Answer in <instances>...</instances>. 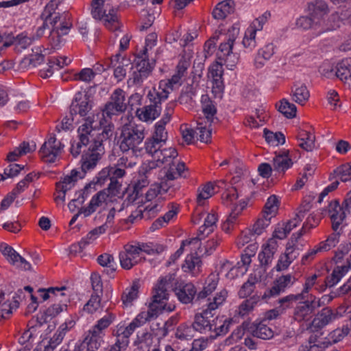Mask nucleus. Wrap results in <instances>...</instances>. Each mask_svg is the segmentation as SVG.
Segmentation results:
<instances>
[{"instance_id": "f257e3e1", "label": "nucleus", "mask_w": 351, "mask_h": 351, "mask_svg": "<svg viewBox=\"0 0 351 351\" xmlns=\"http://www.w3.org/2000/svg\"><path fill=\"white\" fill-rule=\"evenodd\" d=\"M61 0H51L45 7L40 18L43 21L42 26L36 31V36L41 37L46 29H51L49 40L53 48H58L63 43L62 36L66 34L72 23L68 12H56V10Z\"/></svg>"}, {"instance_id": "f03ea898", "label": "nucleus", "mask_w": 351, "mask_h": 351, "mask_svg": "<svg viewBox=\"0 0 351 351\" xmlns=\"http://www.w3.org/2000/svg\"><path fill=\"white\" fill-rule=\"evenodd\" d=\"M145 138V128L135 123L125 124L122 127L119 137V147L123 152H130L138 158L145 154L143 141Z\"/></svg>"}, {"instance_id": "7ed1b4c3", "label": "nucleus", "mask_w": 351, "mask_h": 351, "mask_svg": "<svg viewBox=\"0 0 351 351\" xmlns=\"http://www.w3.org/2000/svg\"><path fill=\"white\" fill-rule=\"evenodd\" d=\"M228 296V291L226 289H222L218 292L213 298H208L206 303L204 305L205 308L202 312L197 313L195 316V319L193 323L195 331L201 333H210L213 331V319L210 320V317H213V312L217 309L226 300Z\"/></svg>"}, {"instance_id": "20e7f679", "label": "nucleus", "mask_w": 351, "mask_h": 351, "mask_svg": "<svg viewBox=\"0 0 351 351\" xmlns=\"http://www.w3.org/2000/svg\"><path fill=\"white\" fill-rule=\"evenodd\" d=\"M125 109V93L123 90L117 88L114 90L110 101L106 104L104 109L96 114H93L90 119L94 121V127L99 128L107 123L112 115L123 112Z\"/></svg>"}, {"instance_id": "39448f33", "label": "nucleus", "mask_w": 351, "mask_h": 351, "mask_svg": "<svg viewBox=\"0 0 351 351\" xmlns=\"http://www.w3.org/2000/svg\"><path fill=\"white\" fill-rule=\"evenodd\" d=\"M172 289L171 276L161 278L153 290L152 302L149 306L154 307L160 314L163 311L171 312L174 307L167 305L169 291Z\"/></svg>"}, {"instance_id": "423d86ee", "label": "nucleus", "mask_w": 351, "mask_h": 351, "mask_svg": "<svg viewBox=\"0 0 351 351\" xmlns=\"http://www.w3.org/2000/svg\"><path fill=\"white\" fill-rule=\"evenodd\" d=\"M326 11V3L322 0H316L312 5L310 16H302L297 19L295 26L301 30L313 29L316 35L321 34L320 17Z\"/></svg>"}, {"instance_id": "0eeeda50", "label": "nucleus", "mask_w": 351, "mask_h": 351, "mask_svg": "<svg viewBox=\"0 0 351 351\" xmlns=\"http://www.w3.org/2000/svg\"><path fill=\"white\" fill-rule=\"evenodd\" d=\"M239 29L232 26L229 30V36L226 42L221 43L217 58L219 62L224 64L228 69L233 70L239 62V55L232 51L234 43L239 35Z\"/></svg>"}, {"instance_id": "6e6552de", "label": "nucleus", "mask_w": 351, "mask_h": 351, "mask_svg": "<svg viewBox=\"0 0 351 351\" xmlns=\"http://www.w3.org/2000/svg\"><path fill=\"white\" fill-rule=\"evenodd\" d=\"M106 0H93L91 3V15L97 20L104 19V25L111 31H118L121 27L116 11L114 9L106 14L104 5Z\"/></svg>"}, {"instance_id": "1a4fd4ad", "label": "nucleus", "mask_w": 351, "mask_h": 351, "mask_svg": "<svg viewBox=\"0 0 351 351\" xmlns=\"http://www.w3.org/2000/svg\"><path fill=\"white\" fill-rule=\"evenodd\" d=\"M335 285H330L329 282V276L324 278L319 273L306 276L304 278V282L302 285V289L299 293L302 300L311 299V296H314L312 291H315L317 293L324 292L328 287H332Z\"/></svg>"}, {"instance_id": "9d476101", "label": "nucleus", "mask_w": 351, "mask_h": 351, "mask_svg": "<svg viewBox=\"0 0 351 351\" xmlns=\"http://www.w3.org/2000/svg\"><path fill=\"white\" fill-rule=\"evenodd\" d=\"M94 125V121L91 120L89 116L84 119V123L79 127L77 130L79 141L76 143H73L70 148L71 154L73 156H77L81 152L82 147L87 145L90 141V138L93 136V129L97 128H95Z\"/></svg>"}, {"instance_id": "9b49d317", "label": "nucleus", "mask_w": 351, "mask_h": 351, "mask_svg": "<svg viewBox=\"0 0 351 351\" xmlns=\"http://www.w3.org/2000/svg\"><path fill=\"white\" fill-rule=\"evenodd\" d=\"M64 147V145L53 135H50L40 149L39 154L41 159L45 162H55L61 154Z\"/></svg>"}, {"instance_id": "f8f14e48", "label": "nucleus", "mask_w": 351, "mask_h": 351, "mask_svg": "<svg viewBox=\"0 0 351 351\" xmlns=\"http://www.w3.org/2000/svg\"><path fill=\"white\" fill-rule=\"evenodd\" d=\"M150 93L151 90L147 93V97L151 104L138 108L136 112L137 117L145 122L153 121L160 115L161 112L160 104L165 100L160 99L158 95L149 97Z\"/></svg>"}, {"instance_id": "ddd939ff", "label": "nucleus", "mask_w": 351, "mask_h": 351, "mask_svg": "<svg viewBox=\"0 0 351 351\" xmlns=\"http://www.w3.org/2000/svg\"><path fill=\"white\" fill-rule=\"evenodd\" d=\"M121 267L126 270L145 261V257L139 254L134 244H126L119 254Z\"/></svg>"}, {"instance_id": "4468645a", "label": "nucleus", "mask_w": 351, "mask_h": 351, "mask_svg": "<svg viewBox=\"0 0 351 351\" xmlns=\"http://www.w3.org/2000/svg\"><path fill=\"white\" fill-rule=\"evenodd\" d=\"M77 170H72L70 174L65 176L56 184V191L54 194V200L57 204H64L67 191H70L75 184L78 178H81Z\"/></svg>"}, {"instance_id": "2eb2a0df", "label": "nucleus", "mask_w": 351, "mask_h": 351, "mask_svg": "<svg viewBox=\"0 0 351 351\" xmlns=\"http://www.w3.org/2000/svg\"><path fill=\"white\" fill-rule=\"evenodd\" d=\"M239 197V194L235 188L232 187L231 189H228L226 192L223 193L222 199L223 202L225 205L230 206L234 205V208L232 210V212L229 215L226 221L230 224L234 226V223L237 221V219L239 215L241 213V211L244 209L246 206L245 202L241 203L239 205L237 204V199Z\"/></svg>"}, {"instance_id": "dca6fc26", "label": "nucleus", "mask_w": 351, "mask_h": 351, "mask_svg": "<svg viewBox=\"0 0 351 351\" xmlns=\"http://www.w3.org/2000/svg\"><path fill=\"white\" fill-rule=\"evenodd\" d=\"M328 12V5L326 4V11L323 13L320 17V29L321 34L332 31L337 27H339L341 22L345 20L350 14V12L348 10L343 11L342 10H339L337 12L332 13L327 20L325 19V16Z\"/></svg>"}, {"instance_id": "f3484780", "label": "nucleus", "mask_w": 351, "mask_h": 351, "mask_svg": "<svg viewBox=\"0 0 351 351\" xmlns=\"http://www.w3.org/2000/svg\"><path fill=\"white\" fill-rule=\"evenodd\" d=\"M185 165L178 159L169 163L160 171V180H163L166 183L170 184L171 187V182L180 177H185L184 175Z\"/></svg>"}, {"instance_id": "a211bd4d", "label": "nucleus", "mask_w": 351, "mask_h": 351, "mask_svg": "<svg viewBox=\"0 0 351 351\" xmlns=\"http://www.w3.org/2000/svg\"><path fill=\"white\" fill-rule=\"evenodd\" d=\"M182 77V75L176 73L171 79L161 80L157 88L154 87L151 89L149 97L158 95L160 99H167L174 87L180 85Z\"/></svg>"}, {"instance_id": "6ab92c4d", "label": "nucleus", "mask_w": 351, "mask_h": 351, "mask_svg": "<svg viewBox=\"0 0 351 351\" xmlns=\"http://www.w3.org/2000/svg\"><path fill=\"white\" fill-rule=\"evenodd\" d=\"M295 281V277L289 274L279 277L274 282L273 286L264 293L263 299L267 300L278 295L280 293L285 291L286 289L293 286Z\"/></svg>"}, {"instance_id": "aec40b11", "label": "nucleus", "mask_w": 351, "mask_h": 351, "mask_svg": "<svg viewBox=\"0 0 351 351\" xmlns=\"http://www.w3.org/2000/svg\"><path fill=\"white\" fill-rule=\"evenodd\" d=\"M104 337L90 329L82 341L76 344L74 351H97L101 346Z\"/></svg>"}, {"instance_id": "412c9836", "label": "nucleus", "mask_w": 351, "mask_h": 351, "mask_svg": "<svg viewBox=\"0 0 351 351\" xmlns=\"http://www.w3.org/2000/svg\"><path fill=\"white\" fill-rule=\"evenodd\" d=\"M311 299L299 300L293 310V317L298 322H308L313 317L315 308Z\"/></svg>"}, {"instance_id": "4be33fe9", "label": "nucleus", "mask_w": 351, "mask_h": 351, "mask_svg": "<svg viewBox=\"0 0 351 351\" xmlns=\"http://www.w3.org/2000/svg\"><path fill=\"white\" fill-rule=\"evenodd\" d=\"M328 212L332 221L333 231L341 230L340 225L343 223L347 214L350 213L348 209L346 210L343 205L341 206L339 202L335 199L329 204Z\"/></svg>"}, {"instance_id": "5701e85b", "label": "nucleus", "mask_w": 351, "mask_h": 351, "mask_svg": "<svg viewBox=\"0 0 351 351\" xmlns=\"http://www.w3.org/2000/svg\"><path fill=\"white\" fill-rule=\"evenodd\" d=\"M223 69L221 62H216L210 66L208 77L212 81L213 91L215 94H219L223 90Z\"/></svg>"}, {"instance_id": "b1692460", "label": "nucleus", "mask_w": 351, "mask_h": 351, "mask_svg": "<svg viewBox=\"0 0 351 351\" xmlns=\"http://www.w3.org/2000/svg\"><path fill=\"white\" fill-rule=\"evenodd\" d=\"M134 332L130 324L121 322L116 326L113 330V335L116 337L114 344L126 349L130 343V337Z\"/></svg>"}, {"instance_id": "393cba45", "label": "nucleus", "mask_w": 351, "mask_h": 351, "mask_svg": "<svg viewBox=\"0 0 351 351\" xmlns=\"http://www.w3.org/2000/svg\"><path fill=\"white\" fill-rule=\"evenodd\" d=\"M278 245L277 240L274 238L269 239L267 242L262 245V250L258 254V260L262 266H268L271 263Z\"/></svg>"}, {"instance_id": "a878e982", "label": "nucleus", "mask_w": 351, "mask_h": 351, "mask_svg": "<svg viewBox=\"0 0 351 351\" xmlns=\"http://www.w3.org/2000/svg\"><path fill=\"white\" fill-rule=\"evenodd\" d=\"M336 267L329 276L330 285H336L341 279L351 269V252L344 258V261L335 263Z\"/></svg>"}, {"instance_id": "bb28decb", "label": "nucleus", "mask_w": 351, "mask_h": 351, "mask_svg": "<svg viewBox=\"0 0 351 351\" xmlns=\"http://www.w3.org/2000/svg\"><path fill=\"white\" fill-rule=\"evenodd\" d=\"M55 301L58 303L52 304L45 311V322L59 315L61 312L66 311L67 308V303L69 302V298L64 293H60V297L55 299Z\"/></svg>"}, {"instance_id": "cd10ccee", "label": "nucleus", "mask_w": 351, "mask_h": 351, "mask_svg": "<svg viewBox=\"0 0 351 351\" xmlns=\"http://www.w3.org/2000/svg\"><path fill=\"white\" fill-rule=\"evenodd\" d=\"M92 108L91 101L86 95L78 93L72 103L71 113L78 114L80 117H85Z\"/></svg>"}, {"instance_id": "c85d7f7f", "label": "nucleus", "mask_w": 351, "mask_h": 351, "mask_svg": "<svg viewBox=\"0 0 351 351\" xmlns=\"http://www.w3.org/2000/svg\"><path fill=\"white\" fill-rule=\"evenodd\" d=\"M204 216L206 217H204V224L199 228L197 237H195L199 238V241L215 230L218 220L217 216L214 213L201 214L202 217Z\"/></svg>"}, {"instance_id": "c756f323", "label": "nucleus", "mask_w": 351, "mask_h": 351, "mask_svg": "<svg viewBox=\"0 0 351 351\" xmlns=\"http://www.w3.org/2000/svg\"><path fill=\"white\" fill-rule=\"evenodd\" d=\"M336 76L348 88H351V58L342 60L336 66Z\"/></svg>"}, {"instance_id": "7c9ffc66", "label": "nucleus", "mask_w": 351, "mask_h": 351, "mask_svg": "<svg viewBox=\"0 0 351 351\" xmlns=\"http://www.w3.org/2000/svg\"><path fill=\"white\" fill-rule=\"evenodd\" d=\"M172 109L169 108L168 112L165 114L161 120L155 125L154 132L151 138L160 141L164 143L167 140V132L165 130V125L170 121Z\"/></svg>"}, {"instance_id": "2f4dec72", "label": "nucleus", "mask_w": 351, "mask_h": 351, "mask_svg": "<svg viewBox=\"0 0 351 351\" xmlns=\"http://www.w3.org/2000/svg\"><path fill=\"white\" fill-rule=\"evenodd\" d=\"M108 196V194L104 191L98 192L92 197L86 207L80 209V213L83 214L85 217L90 216L106 201Z\"/></svg>"}, {"instance_id": "473e14b6", "label": "nucleus", "mask_w": 351, "mask_h": 351, "mask_svg": "<svg viewBox=\"0 0 351 351\" xmlns=\"http://www.w3.org/2000/svg\"><path fill=\"white\" fill-rule=\"evenodd\" d=\"M211 123L206 121L205 119H199L197 121V126L195 130L197 138L202 143H208L211 138Z\"/></svg>"}, {"instance_id": "72a5a7b5", "label": "nucleus", "mask_w": 351, "mask_h": 351, "mask_svg": "<svg viewBox=\"0 0 351 351\" xmlns=\"http://www.w3.org/2000/svg\"><path fill=\"white\" fill-rule=\"evenodd\" d=\"M298 255L299 253L293 245L287 246L285 253L278 259L276 270L282 271L287 269Z\"/></svg>"}, {"instance_id": "f704fd0d", "label": "nucleus", "mask_w": 351, "mask_h": 351, "mask_svg": "<svg viewBox=\"0 0 351 351\" xmlns=\"http://www.w3.org/2000/svg\"><path fill=\"white\" fill-rule=\"evenodd\" d=\"M159 314L154 307L149 306L147 311L138 313L130 324L135 331L136 328L143 326L147 322L157 317Z\"/></svg>"}, {"instance_id": "c9c22d12", "label": "nucleus", "mask_w": 351, "mask_h": 351, "mask_svg": "<svg viewBox=\"0 0 351 351\" xmlns=\"http://www.w3.org/2000/svg\"><path fill=\"white\" fill-rule=\"evenodd\" d=\"M335 320L333 311L329 308H323L312 321V325L316 328H322Z\"/></svg>"}, {"instance_id": "e433bc0d", "label": "nucleus", "mask_w": 351, "mask_h": 351, "mask_svg": "<svg viewBox=\"0 0 351 351\" xmlns=\"http://www.w3.org/2000/svg\"><path fill=\"white\" fill-rule=\"evenodd\" d=\"M235 3L232 0H224L217 4L213 11V16L216 19H223L234 10Z\"/></svg>"}, {"instance_id": "4c0bfd02", "label": "nucleus", "mask_w": 351, "mask_h": 351, "mask_svg": "<svg viewBox=\"0 0 351 351\" xmlns=\"http://www.w3.org/2000/svg\"><path fill=\"white\" fill-rule=\"evenodd\" d=\"M125 171L117 167H108L103 169L96 177V184L103 185L106 182L109 181L112 176L123 177Z\"/></svg>"}, {"instance_id": "58836bf2", "label": "nucleus", "mask_w": 351, "mask_h": 351, "mask_svg": "<svg viewBox=\"0 0 351 351\" xmlns=\"http://www.w3.org/2000/svg\"><path fill=\"white\" fill-rule=\"evenodd\" d=\"M232 323L231 319L221 317H216L213 319V331L210 332V337H217V336L226 334L230 328Z\"/></svg>"}, {"instance_id": "ea45409f", "label": "nucleus", "mask_w": 351, "mask_h": 351, "mask_svg": "<svg viewBox=\"0 0 351 351\" xmlns=\"http://www.w3.org/2000/svg\"><path fill=\"white\" fill-rule=\"evenodd\" d=\"M276 47L273 43H268L258 50V56L255 59L254 64L258 69L262 68L265 61L269 60L275 53Z\"/></svg>"}, {"instance_id": "a19ab883", "label": "nucleus", "mask_w": 351, "mask_h": 351, "mask_svg": "<svg viewBox=\"0 0 351 351\" xmlns=\"http://www.w3.org/2000/svg\"><path fill=\"white\" fill-rule=\"evenodd\" d=\"M196 293L195 286L191 283L181 285L176 290V294L179 300L184 304H189L192 302Z\"/></svg>"}, {"instance_id": "79ce46f5", "label": "nucleus", "mask_w": 351, "mask_h": 351, "mask_svg": "<svg viewBox=\"0 0 351 351\" xmlns=\"http://www.w3.org/2000/svg\"><path fill=\"white\" fill-rule=\"evenodd\" d=\"M293 165V162L288 153L284 152L276 156L273 159V169L279 173H284Z\"/></svg>"}, {"instance_id": "37998d69", "label": "nucleus", "mask_w": 351, "mask_h": 351, "mask_svg": "<svg viewBox=\"0 0 351 351\" xmlns=\"http://www.w3.org/2000/svg\"><path fill=\"white\" fill-rule=\"evenodd\" d=\"M219 280V278L217 274H210L205 280L203 289L198 293L197 299L204 300L212 293L216 289Z\"/></svg>"}, {"instance_id": "c03bdc74", "label": "nucleus", "mask_w": 351, "mask_h": 351, "mask_svg": "<svg viewBox=\"0 0 351 351\" xmlns=\"http://www.w3.org/2000/svg\"><path fill=\"white\" fill-rule=\"evenodd\" d=\"M143 60L138 66L137 71L133 73V77L130 81L134 84H140L147 78L152 71L149 63L142 57Z\"/></svg>"}, {"instance_id": "a18cd8bd", "label": "nucleus", "mask_w": 351, "mask_h": 351, "mask_svg": "<svg viewBox=\"0 0 351 351\" xmlns=\"http://www.w3.org/2000/svg\"><path fill=\"white\" fill-rule=\"evenodd\" d=\"M178 152L173 147L162 148L159 152L156 153L154 158L160 165L169 163L177 160Z\"/></svg>"}, {"instance_id": "49530a36", "label": "nucleus", "mask_w": 351, "mask_h": 351, "mask_svg": "<svg viewBox=\"0 0 351 351\" xmlns=\"http://www.w3.org/2000/svg\"><path fill=\"white\" fill-rule=\"evenodd\" d=\"M139 254L143 256V253H145L149 255H154L156 254L162 253L165 247L162 245L156 243H136L134 244Z\"/></svg>"}, {"instance_id": "de8ad7c7", "label": "nucleus", "mask_w": 351, "mask_h": 351, "mask_svg": "<svg viewBox=\"0 0 351 351\" xmlns=\"http://www.w3.org/2000/svg\"><path fill=\"white\" fill-rule=\"evenodd\" d=\"M291 97L295 103L304 106L310 97V93L305 85L300 84L292 90Z\"/></svg>"}, {"instance_id": "09e8293b", "label": "nucleus", "mask_w": 351, "mask_h": 351, "mask_svg": "<svg viewBox=\"0 0 351 351\" xmlns=\"http://www.w3.org/2000/svg\"><path fill=\"white\" fill-rule=\"evenodd\" d=\"M201 264L200 258L195 250L191 252V254L186 256L182 268L185 271L196 273L201 267Z\"/></svg>"}, {"instance_id": "8fccbe9b", "label": "nucleus", "mask_w": 351, "mask_h": 351, "mask_svg": "<svg viewBox=\"0 0 351 351\" xmlns=\"http://www.w3.org/2000/svg\"><path fill=\"white\" fill-rule=\"evenodd\" d=\"M170 189V184L160 180V184L156 183L152 184L145 193L147 201H152L156 198L159 194L166 193Z\"/></svg>"}, {"instance_id": "3c124183", "label": "nucleus", "mask_w": 351, "mask_h": 351, "mask_svg": "<svg viewBox=\"0 0 351 351\" xmlns=\"http://www.w3.org/2000/svg\"><path fill=\"white\" fill-rule=\"evenodd\" d=\"M44 61V56L38 52V49H36V51L29 55L27 57L24 58L21 63V67L22 69H32L38 66Z\"/></svg>"}, {"instance_id": "603ef678", "label": "nucleus", "mask_w": 351, "mask_h": 351, "mask_svg": "<svg viewBox=\"0 0 351 351\" xmlns=\"http://www.w3.org/2000/svg\"><path fill=\"white\" fill-rule=\"evenodd\" d=\"M202 112L204 117L200 119H205L206 121L213 123L215 119V115L217 112V109L213 102L210 101L207 96H203L202 99Z\"/></svg>"}, {"instance_id": "864d4df0", "label": "nucleus", "mask_w": 351, "mask_h": 351, "mask_svg": "<svg viewBox=\"0 0 351 351\" xmlns=\"http://www.w3.org/2000/svg\"><path fill=\"white\" fill-rule=\"evenodd\" d=\"M95 75V73L93 69L85 68L82 69L80 73H75L72 76L69 75L68 73L62 74V79L64 81H66L73 77L75 80H80L85 82H89L94 78Z\"/></svg>"}, {"instance_id": "5fc2aeb1", "label": "nucleus", "mask_w": 351, "mask_h": 351, "mask_svg": "<svg viewBox=\"0 0 351 351\" xmlns=\"http://www.w3.org/2000/svg\"><path fill=\"white\" fill-rule=\"evenodd\" d=\"M315 139L313 134L302 130L299 134V146L307 152L312 151L315 147Z\"/></svg>"}, {"instance_id": "6e6d98bb", "label": "nucleus", "mask_w": 351, "mask_h": 351, "mask_svg": "<svg viewBox=\"0 0 351 351\" xmlns=\"http://www.w3.org/2000/svg\"><path fill=\"white\" fill-rule=\"evenodd\" d=\"M215 193V186L210 182L199 186L197 189V202L198 205L202 206L205 201L211 197Z\"/></svg>"}, {"instance_id": "4d7b16f0", "label": "nucleus", "mask_w": 351, "mask_h": 351, "mask_svg": "<svg viewBox=\"0 0 351 351\" xmlns=\"http://www.w3.org/2000/svg\"><path fill=\"white\" fill-rule=\"evenodd\" d=\"M165 143L156 140L154 138H152L151 137L147 138L146 141H145L143 149L145 151V153L148 154L151 156H152L154 158H156V153L159 152V151L161 150L163 145Z\"/></svg>"}, {"instance_id": "13d9d810", "label": "nucleus", "mask_w": 351, "mask_h": 351, "mask_svg": "<svg viewBox=\"0 0 351 351\" xmlns=\"http://www.w3.org/2000/svg\"><path fill=\"white\" fill-rule=\"evenodd\" d=\"M341 230H338L330 234L326 240L322 241L319 243V250H322L323 252H328L332 247H335L340 241Z\"/></svg>"}, {"instance_id": "bf43d9fd", "label": "nucleus", "mask_w": 351, "mask_h": 351, "mask_svg": "<svg viewBox=\"0 0 351 351\" xmlns=\"http://www.w3.org/2000/svg\"><path fill=\"white\" fill-rule=\"evenodd\" d=\"M3 298L4 293H0V321L10 317L12 313V310L19 307V303L16 300L14 301L13 304L7 301L2 302Z\"/></svg>"}, {"instance_id": "052dcab7", "label": "nucleus", "mask_w": 351, "mask_h": 351, "mask_svg": "<svg viewBox=\"0 0 351 351\" xmlns=\"http://www.w3.org/2000/svg\"><path fill=\"white\" fill-rule=\"evenodd\" d=\"M278 210V200L276 195H271L267 200L264 210L262 213L263 216L272 218L276 216Z\"/></svg>"}, {"instance_id": "680f3d73", "label": "nucleus", "mask_w": 351, "mask_h": 351, "mask_svg": "<svg viewBox=\"0 0 351 351\" xmlns=\"http://www.w3.org/2000/svg\"><path fill=\"white\" fill-rule=\"evenodd\" d=\"M99 160V154L97 152H91L90 154L83 156L82 159V171L86 172L94 169Z\"/></svg>"}, {"instance_id": "e2e57ef3", "label": "nucleus", "mask_w": 351, "mask_h": 351, "mask_svg": "<svg viewBox=\"0 0 351 351\" xmlns=\"http://www.w3.org/2000/svg\"><path fill=\"white\" fill-rule=\"evenodd\" d=\"M201 242H199V238H192L191 239H186L183 241L180 247L176 252L173 256V258H179L183 253L184 250L186 247L189 248L191 252L195 251L200 247Z\"/></svg>"}, {"instance_id": "0e129e2a", "label": "nucleus", "mask_w": 351, "mask_h": 351, "mask_svg": "<svg viewBox=\"0 0 351 351\" xmlns=\"http://www.w3.org/2000/svg\"><path fill=\"white\" fill-rule=\"evenodd\" d=\"M254 335L263 339H269L274 335V332L265 322H261L256 326L253 331Z\"/></svg>"}, {"instance_id": "69168bd1", "label": "nucleus", "mask_w": 351, "mask_h": 351, "mask_svg": "<svg viewBox=\"0 0 351 351\" xmlns=\"http://www.w3.org/2000/svg\"><path fill=\"white\" fill-rule=\"evenodd\" d=\"M278 111L283 114L287 118L291 119L296 115V106L286 99L280 101L278 106Z\"/></svg>"}, {"instance_id": "338daca9", "label": "nucleus", "mask_w": 351, "mask_h": 351, "mask_svg": "<svg viewBox=\"0 0 351 351\" xmlns=\"http://www.w3.org/2000/svg\"><path fill=\"white\" fill-rule=\"evenodd\" d=\"M120 54H116L110 59V66L114 67V75L119 81L126 75V69L123 62H119Z\"/></svg>"}, {"instance_id": "774afa93", "label": "nucleus", "mask_w": 351, "mask_h": 351, "mask_svg": "<svg viewBox=\"0 0 351 351\" xmlns=\"http://www.w3.org/2000/svg\"><path fill=\"white\" fill-rule=\"evenodd\" d=\"M257 303V300L254 298H250V299L245 300L238 306L236 310V314L244 317L252 312Z\"/></svg>"}]
</instances>
